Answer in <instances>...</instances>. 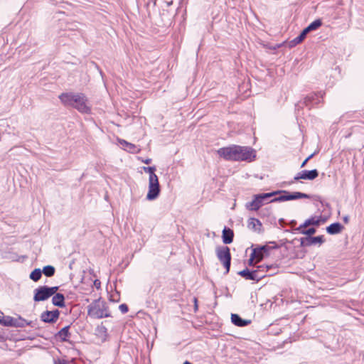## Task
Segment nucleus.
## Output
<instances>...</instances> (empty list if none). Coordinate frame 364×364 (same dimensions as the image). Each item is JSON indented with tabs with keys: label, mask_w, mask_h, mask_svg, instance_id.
I'll return each instance as SVG.
<instances>
[{
	"label": "nucleus",
	"mask_w": 364,
	"mask_h": 364,
	"mask_svg": "<svg viewBox=\"0 0 364 364\" xmlns=\"http://www.w3.org/2000/svg\"><path fill=\"white\" fill-rule=\"evenodd\" d=\"M217 153L226 161L250 162L256 158V151L253 148L235 144L220 148Z\"/></svg>",
	"instance_id": "1"
},
{
	"label": "nucleus",
	"mask_w": 364,
	"mask_h": 364,
	"mask_svg": "<svg viewBox=\"0 0 364 364\" xmlns=\"http://www.w3.org/2000/svg\"><path fill=\"white\" fill-rule=\"evenodd\" d=\"M60 102L66 107L76 109L81 113H90V107L87 105L88 100L81 92H63L59 95Z\"/></svg>",
	"instance_id": "2"
},
{
	"label": "nucleus",
	"mask_w": 364,
	"mask_h": 364,
	"mask_svg": "<svg viewBox=\"0 0 364 364\" xmlns=\"http://www.w3.org/2000/svg\"><path fill=\"white\" fill-rule=\"evenodd\" d=\"M87 314L91 318H102L111 316L106 302L100 299L94 300L87 306Z\"/></svg>",
	"instance_id": "3"
},
{
	"label": "nucleus",
	"mask_w": 364,
	"mask_h": 364,
	"mask_svg": "<svg viewBox=\"0 0 364 364\" xmlns=\"http://www.w3.org/2000/svg\"><path fill=\"white\" fill-rule=\"evenodd\" d=\"M278 192H270L255 195L252 201L246 203V208L250 210H258L266 201L277 195Z\"/></svg>",
	"instance_id": "4"
},
{
	"label": "nucleus",
	"mask_w": 364,
	"mask_h": 364,
	"mask_svg": "<svg viewBox=\"0 0 364 364\" xmlns=\"http://www.w3.org/2000/svg\"><path fill=\"white\" fill-rule=\"evenodd\" d=\"M32 321H28L21 316L14 318L10 316H0V324L8 327L23 328L26 326H33Z\"/></svg>",
	"instance_id": "5"
},
{
	"label": "nucleus",
	"mask_w": 364,
	"mask_h": 364,
	"mask_svg": "<svg viewBox=\"0 0 364 364\" xmlns=\"http://www.w3.org/2000/svg\"><path fill=\"white\" fill-rule=\"evenodd\" d=\"M275 192H278L277 195L279 196L271 199L268 203L282 202L311 198L310 195L301 192H289L287 191H276Z\"/></svg>",
	"instance_id": "6"
},
{
	"label": "nucleus",
	"mask_w": 364,
	"mask_h": 364,
	"mask_svg": "<svg viewBox=\"0 0 364 364\" xmlns=\"http://www.w3.org/2000/svg\"><path fill=\"white\" fill-rule=\"evenodd\" d=\"M215 253L219 261L223 263L225 268V274L230 271L231 264V254L228 246H218L216 247Z\"/></svg>",
	"instance_id": "7"
},
{
	"label": "nucleus",
	"mask_w": 364,
	"mask_h": 364,
	"mask_svg": "<svg viewBox=\"0 0 364 364\" xmlns=\"http://www.w3.org/2000/svg\"><path fill=\"white\" fill-rule=\"evenodd\" d=\"M322 25V21L321 19H316L311 22L307 27H306L300 34L294 38L289 42V45L291 47L296 46V45L301 43L306 38V35L312 31H315L318 28Z\"/></svg>",
	"instance_id": "8"
},
{
	"label": "nucleus",
	"mask_w": 364,
	"mask_h": 364,
	"mask_svg": "<svg viewBox=\"0 0 364 364\" xmlns=\"http://www.w3.org/2000/svg\"><path fill=\"white\" fill-rule=\"evenodd\" d=\"M272 249V247L268 245L258 246L254 248L250 255L249 264L251 265L253 260H256L257 262L261 261L264 255H269V251Z\"/></svg>",
	"instance_id": "9"
},
{
	"label": "nucleus",
	"mask_w": 364,
	"mask_h": 364,
	"mask_svg": "<svg viewBox=\"0 0 364 364\" xmlns=\"http://www.w3.org/2000/svg\"><path fill=\"white\" fill-rule=\"evenodd\" d=\"M318 176V171L317 169L312 170H303L299 172L291 181L284 182V183L287 186H290L294 183V181L300 179L310 180L312 181Z\"/></svg>",
	"instance_id": "10"
},
{
	"label": "nucleus",
	"mask_w": 364,
	"mask_h": 364,
	"mask_svg": "<svg viewBox=\"0 0 364 364\" xmlns=\"http://www.w3.org/2000/svg\"><path fill=\"white\" fill-rule=\"evenodd\" d=\"M161 189L159 182V178L149 179V191L146 195V199L149 200H153L158 198L159 196Z\"/></svg>",
	"instance_id": "11"
},
{
	"label": "nucleus",
	"mask_w": 364,
	"mask_h": 364,
	"mask_svg": "<svg viewBox=\"0 0 364 364\" xmlns=\"http://www.w3.org/2000/svg\"><path fill=\"white\" fill-rule=\"evenodd\" d=\"M323 94L321 92L310 93L304 97L303 103L307 107L318 105L322 101Z\"/></svg>",
	"instance_id": "12"
},
{
	"label": "nucleus",
	"mask_w": 364,
	"mask_h": 364,
	"mask_svg": "<svg viewBox=\"0 0 364 364\" xmlns=\"http://www.w3.org/2000/svg\"><path fill=\"white\" fill-rule=\"evenodd\" d=\"M238 274L247 280H252L257 282H259L266 276V274H258L257 271H250L248 268H245L243 270L239 272Z\"/></svg>",
	"instance_id": "13"
},
{
	"label": "nucleus",
	"mask_w": 364,
	"mask_h": 364,
	"mask_svg": "<svg viewBox=\"0 0 364 364\" xmlns=\"http://www.w3.org/2000/svg\"><path fill=\"white\" fill-rule=\"evenodd\" d=\"M33 300L36 302L43 301L50 298L48 286H40L34 289Z\"/></svg>",
	"instance_id": "14"
},
{
	"label": "nucleus",
	"mask_w": 364,
	"mask_h": 364,
	"mask_svg": "<svg viewBox=\"0 0 364 364\" xmlns=\"http://www.w3.org/2000/svg\"><path fill=\"white\" fill-rule=\"evenodd\" d=\"M323 235H319L316 237H305L300 239V243L301 247H309L315 245L316 244L321 245L324 242Z\"/></svg>",
	"instance_id": "15"
},
{
	"label": "nucleus",
	"mask_w": 364,
	"mask_h": 364,
	"mask_svg": "<svg viewBox=\"0 0 364 364\" xmlns=\"http://www.w3.org/2000/svg\"><path fill=\"white\" fill-rule=\"evenodd\" d=\"M59 315L60 311L58 309L54 311H46L41 314V319L45 323H53L58 320Z\"/></svg>",
	"instance_id": "16"
},
{
	"label": "nucleus",
	"mask_w": 364,
	"mask_h": 364,
	"mask_svg": "<svg viewBox=\"0 0 364 364\" xmlns=\"http://www.w3.org/2000/svg\"><path fill=\"white\" fill-rule=\"evenodd\" d=\"M247 228L258 233L263 232L262 224L259 219L250 218L247 221Z\"/></svg>",
	"instance_id": "17"
},
{
	"label": "nucleus",
	"mask_w": 364,
	"mask_h": 364,
	"mask_svg": "<svg viewBox=\"0 0 364 364\" xmlns=\"http://www.w3.org/2000/svg\"><path fill=\"white\" fill-rule=\"evenodd\" d=\"M70 328V325L63 327L55 334V338L60 339L63 342L68 341L69 338L70 337V333L69 332Z\"/></svg>",
	"instance_id": "18"
},
{
	"label": "nucleus",
	"mask_w": 364,
	"mask_h": 364,
	"mask_svg": "<svg viewBox=\"0 0 364 364\" xmlns=\"http://www.w3.org/2000/svg\"><path fill=\"white\" fill-rule=\"evenodd\" d=\"M231 321L234 325L239 327L246 326L251 323L250 320L243 319L236 314H231Z\"/></svg>",
	"instance_id": "19"
},
{
	"label": "nucleus",
	"mask_w": 364,
	"mask_h": 364,
	"mask_svg": "<svg viewBox=\"0 0 364 364\" xmlns=\"http://www.w3.org/2000/svg\"><path fill=\"white\" fill-rule=\"evenodd\" d=\"M321 216L318 218L311 217L304 221V223L300 225L296 230H301L302 228H307L309 225L319 226L321 223Z\"/></svg>",
	"instance_id": "20"
},
{
	"label": "nucleus",
	"mask_w": 364,
	"mask_h": 364,
	"mask_svg": "<svg viewBox=\"0 0 364 364\" xmlns=\"http://www.w3.org/2000/svg\"><path fill=\"white\" fill-rule=\"evenodd\" d=\"M234 238V232L232 230L225 227L223 230L222 239L223 242L225 245L232 242Z\"/></svg>",
	"instance_id": "21"
},
{
	"label": "nucleus",
	"mask_w": 364,
	"mask_h": 364,
	"mask_svg": "<svg viewBox=\"0 0 364 364\" xmlns=\"http://www.w3.org/2000/svg\"><path fill=\"white\" fill-rule=\"evenodd\" d=\"M343 226L338 222L333 223L326 228V232L330 235L338 234L343 229Z\"/></svg>",
	"instance_id": "22"
},
{
	"label": "nucleus",
	"mask_w": 364,
	"mask_h": 364,
	"mask_svg": "<svg viewBox=\"0 0 364 364\" xmlns=\"http://www.w3.org/2000/svg\"><path fill=\"white\" fill-rule=\"evenodd\" d=\"M52 303L54 306L63 308L65 306V296L61 293H56L52 298Z\"/></svg>",
	"instance_id": "23"
},
{
	"label": "nucleus",
	"mask_w": 364,
	"mask_h": 364,
	"mask_svg": "<svg viewBox=\"0 0 364 364\" xmlns=\"http://www.w3.org/2000/svg\"><path fill=\"white\" fill-rule=\"evenodd\" d=\"M259 268H262V269H265V272H269V276L273 275L277 273V271L278 269V265L277 264H270V265H264L262 264L259 265Z\"/></svg>",
	"instance_id": "24"
},
{
	"label": "nucleus",
	"mask_w": 364,
	"mask_h": 364,
	"mask_svg": "<svg viewBox=\"0 0 364 364\" xmlns=\"http://www.w3.org/2000/svg\"><path fill=\"white\" fill-rule=\"evenodd\" d=\"M42 276V270L39 268H36L31 272L30 274V279L34 282H38Z\"/></svg>",
	"instance_id": "25"
},
{
	"label": "nucleus",
	"mask_w": 364,
	"mask_h": 364,
	"mask_svg": "<svg viewBox=\"0 0 364 364\" xmlns=\"http://www.w3.org/2000/svg\"><path fill=\"white\" fill-rule=\"evenodd\" d=\"M55 272V267L51 265L45 266L43 268L42 273H43L46 277H50L54 275Z\"/></svg>",
	"instance_id": "26"
},
{
	"label": "nucleus",
	"mask_w": 364,
	"mask_h": 364,
	"mask_svg": "<svg viewBox=\"0 0 364 364\" xmlns=\"http://www.w3.org/2000/svg\"><path fill=\"white\" fill-rule=\"evenodd\" d=\"M143 170L149 174V179L158 178V176L155 173V171L156 170V166H144Z\"/></svg>",
	"instance_id": "27"
},
{
	"label": "nucleus",
	"mask_w": 364,
	"mask_h": 364,
	"mask_svg": "<svg viewBox=\"0 0 364 364\" xmlns=\"http://www.w3.org/2000/svg\"><path fill=\"white\" fill-rule=\"evenodd\" d=\"M300 233L303 235H307V237H311L316 232V229L314 228H310L307 230L302 228L301 230H298Z\"/></svg>",
	"instance_id": "28"
},
{
	"label": "nucleus",
	"mask_w": 364,
	"mask_h": 364,
	"mask_svg": "<svg viewBox=\"0 0 364 364\" xmlns=\"http://www.w3.org/2000/svg\"><path fill=\"white\" fill-rule=\"evenodd\" d=\"M122 144L126 145V149L130 152H135L136 149V146L126 141L125 140H122V142H121Z\"/></svg>",
	"instance_id": "29"
},
{
	"label": "nucleus",
	"mask_w": 364,
	"mask_h": 364,
	"mask_svg": "<svg viewBox=\"0 0 364 364\" xmlns=\"http://www.w3.org/2000/svg\"><path fill=\"white\" fill-rule=\"evenodd\" d=\"M59 289V287L55 286V287H48V291L49 293L50 296H54L58 290Z\"/></svg>",
	"instance_id": "30"
},
{
	"label": "nucleus",
	"mask_w": 364,
	"mask_h": 364,
	"mask_svg": "<svg viewBox=\"0 0 364 364\" xmlns=\"http://www.w3.org/2000/svg\"><path fill=\"white\" fill-rule=\"evenodd\" d=\"M119 309L122 314H126L129 311L128 306L126 304H120L119 306Z\"/></svg>",
	"instance_id": "31"
},
{
	"label": "nucleus",
	"mask_w": 364,
	"mask_h": 364,
	"mask_svg": "<svg viewBox=\"0 0 364 364\" xmlns=\"http://www.w3.org/2000/svg\"><path fill=\"white\" fill-rule=\"evenodd\" d=\"M315 153L311 154L309 155L301 164V168H304L307 162L314 156Z\"/></svg>",
	"instance_id": "32"
},
{
	"label": "nucleus",
	"mask_w": 364,
	"mask_h": 364,
	"mask_svg": "<svg viewBox=\"0 0 364 364\" xmlns=\"http://www.w3.org/2000/svg\"><path fill=\"white\" fill-rule=\"evenodd\" d=\"M54 364H67V363L64 360L58 359L54 360Z\"/></svg>",
	"instance_id": "33"
},
{
	"label": "nucleus",
	"mask_w": 364,
	"mask_h": 364,
	"mask_svg": "<svg viewBox=\"0 0 364 364\" xmlns=\"http://www.w3.org/2000/svg\"><path fill=\"white\" fill-rule=\"evenodd\" d=\"M255 271H257L258 274H264L263 273L265 272V269H262V268H259V266L257 267V269Z\"/></svg>",
	"instance_id": "34"
},
{
	"label": "nucleus",
	"mask_w": 364,
	"mask_h": 364,
	"mask_svg": "<svg viewBox=\"0 0 364 364\" xmlns=\"http://www.w3.org/2000/svg\"><path fill=\"white\" fill-rule=\"evenodd\" d=\"M141 161L146 164H149L151 162V159H146L144 160L142 159Z\"/></svg>",
	"instance_id": "35"
},
{
	"label": "nucleus",
	"mask_w": 364,
	"mask_h": 364,
	"mask_svg": "<svg viewBox=\"0 0 364 364\" xmlns=\"http://www.w3.org/2000/svg\"><path fill=\"white\" fill-rule=\"evenodd\" d=\"M94 284L97 287L100 285V282L97 279L95 281Z\"/></svg>",
	"instance_id": "36"
},
{
	"label": "nucleus",
	"mask_w": 364,
	"mask_h": 364,
	"mask_svg": "<svg viewBox=\"0 0 364 364\" xmlns=\"http://www.w3.org/2000/svg\"><path fill=\"white\" fill-rule=\"evenodd\" d=\"M194 302H195V310L196 311L198 309L197 299L196 298H194Z\"/></svg>",
	"instance_id": "37"
},
{
	"label": "nucleus",
	"mask_w": 364,
	"mask_h": 364,
	"mask_svg": "<svg viewBox=\"0 0 364 364\" xmlns=\"http://www.w3.org/2000/svg\"><path fill=\"white\" fill-rule=\"evenodd\" d=\"M343 221L347 223L348 222V216H345L343 218Z\"/></svg>",
	"instance_id": "38"
},
{
	"label": "nucleus",
	"mask_w": 364,
	"mask_h": 364,
	"mask_svg": "<svg viewBox=\"0 0 364 364\" xmlns=\"http://www.w3.org/2000/svg\"><path fill=\"white\" fill-rule=\"evenodd\" d=\"M4 341V337L0 334V342H3Z\"/></svg>",
	"instance_id": "39"
},
{
	"label": "nucleus",
	"mask_w": 364,
	"mask_h": 364,
	"mask_svg": "<svg viewBox=\"0 0 364 364\" xmlns=\"http://www.w3.org/2000/svg\"><path fill=\"white\" fill-rule=\"evenodd\" d=\"M183 364H193V363H191V362H189V361L186 360V361H185V362L183 363Z\"/></svg>",
	"instance_id": "40"
},
{
	"label": "nucleus",
	"mask_w": 364,
	"mask_h": 364,
	"mask_svg": "<svg viewBox=\"0 0 364 364\" xmlns=\"http://www.w3.org/2000/svg\"><path fill=\"white\" fill-rule=\"evenodd\" d=\"M283 222H284V219L282 218V219L279 220V223L280 224H282V223H283Z\"/></svg>",
	"instance_id": "41"
},
{
	"label": "nucleus",
	"mask_w": 364,
	"mask_h": 364,
	"mask_svg": "<svg viewBox=\"0 0 364 364\" xmlns=\"http://www.w3.org/2000/svg\"><path fill=\"white\" fill-rule=\"evenodd\" d=\"M172 4V1L167 3L168 6L171 5Z\"/></svg>",
	"instance_id": "42"
},
{
	"label": "nucleus",
	"mask_w": 364,
	"mask_h": 364,
	"mask_svg": "<svg viewBox=\"0 0 364 364\" xmlns=\"http://www.w3.org/2000/svg\"><path fill=\"white\" fill-rule=\"evenodd\" d=\"M296 223V221L293 220L291 221V224H295Z\"/></svg>",
	"instance_id": "43"
}]
</instances>
